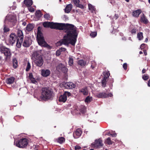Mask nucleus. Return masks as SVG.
I'll list each match as a JSON object with an SVG mask.
<instances>
[{
	"label": "nucleus",
	"instance_id": "nucleus-1",
	"mask_svg": "<svg viewBox=\"0 0 150 150\" xmlns=\"http://www.w3.org/2000/svg\"><path fill=\"white\" fill-rule=\"evenodd\" d=\"M43 26L45 28L50 27L60 30H64L67 33L64 38L57 42V46L62 45H68L69 44L74 45L76 42L77 36L76 28L71 24L59 23L53 22H45L43 23Z\"/></svg>",
	"mask_w": 150,
	"mask_h": 150
},
{
	"label": "nucleus",
	"instance_id": "nucleus-2",
	"mask_svg": "<svg viewBox=\"0 0 150 150\" xmlns=\"http://www.w3.org/2000/svg\"><path fill=\"white\" fill-rule=\"evenodd\" d=\"M42 91L41 95L40 97L42 100H45L52 99L54 96V94L53 91L49 88H44Z\"/></svg>",
	"mask_w": 150,
	"mask_h": 150
},
{
	"label": "nucleus",
	"instance_id": "nucleus-3",
	"mask_svg": "<svg viewBox=\"0 0 150 150\" xmlns=\"http://www.w3.org/2000/svg\"><path fill=\"white\" fill-rule=\"evenodd\" d=\"M32 57L34 59V62L37 66L40 67L43 65V60L41 55L35 52L33 54Z\"/></svg>",
	"mask_w": 150,
	"mask_h": 150
},
{
	"label": "nucleus",
	"instance_id": "nucleus-4",
	"mask_svg": "<svg viewBox=\"0 0 150 150\" xmlns=\"http://www.w3.org/2000/svg\"><path fill=\"white\" fill-rule=\"evenodd\" d=\"M37 40L40 45L47 47L49 46L45 41L42 33L38 30L37 33Z\"/></svg>",
	"mask_w": 150,
	"mask_h": 150
},
{
	"label": "nucleus",
	"instance_id": "nucleus-5",
	"mask_svg": "<svg viewBox=\"0 0 150 150\" xmlns=\"http://www.w3.org/2000/svg\"><path fill=\"white\" fill-rule=\"evenodd\" d=\"M28 144L27 139L23 138L20 140L18 141L14 142V144L16 146L19 148H23L26 146Z\"/></svg>",
	"mask_w": 150,
	"mask_h": 150
},
{
	"label": "nucleus",
	"instance_id": "nucleus-6",
	"mask_svg": "<svg viewBox=\"0 0 150 150\" xmlns=\"http://www.w3.org/2000/svg\"><path fill=\"white\" fill-rule=\"evenodd\" d=\"M71 95V93L65 91L59 97V101L64 103L66 102L67 100V98Z\"/></svg>",
	"mask_w": 150,
	"mask_h": 150
},
{
	"label": "nucleus",
	"instance_id": "nucleus-7",
	"mask_svg": "<svg viewBox=\"0 0 150 150\" xmlns=\"http://www.w3.org/2000/svg\"><path fill=\"white\" fill-rule=\"evenodd\" d=\"M16 38V34L14 33H11L9 35L8 40V44L13 45L15 42Z\"/></svg>",
	"mask_w": 150,
	"mask_h": 150
},
{
	"label": "nucleus",
	"instance_id": "nucleus-8",
	"mask_svg": "<svg viewBox=\"0 0 150 150\" xmlns=\"http://www.w3.org/2000/svg\"><path fill=\"white\" fill-rule=\"evenodd\" d=\"M62 84L67 88H72L76 87V85L71 82H63L62 83Z\"/></svg>",
	"mask_w": 150,
	"mask_h": 150
},
{
	"label": "nucleus",
	"instance_id": "nucleus-9",
	"mask_svg": "<svg viewBox=\"0 0 150 150\" xmlns=\"http://www.w3.org/2000/svg\"><path fill=\"white\" fill-rule=\"evenodd\" d=\"M32 43V40L30 38L26 37L25 38L23 45L25 47H28Z\"/></svg>",
	"mask_w": 150,
	"mask_h": 150
},
{
	"label": "nucleus",
	"instance_id": "nucleus-10",
	"mask_svg": "<svg viewBox=\"0 0 150 150\" xmlns=\"http://www.w3.org/2000/svg\"><path fill=\"white\" fill-rule=\"evenodd\" d=\"M56 69L59 71H62L64 73L67 72L68 70L67 68L61 63L59 64L57 67Z\"/></svg>",
	"mask_w": 150,
	"mask_h": 150
},
{
	"label": "nucleus",
	"instance_id": "nucleus-11",
	"mask_svg": "<svg viewBox=\"0 0 150 150\" xmlns=\"http://www.w3.org/2000/svg\"><path fill=\"white\" fill-rule=\"evenodd\" d=\"M6 20H8L9 21L14 23V24L16 21V17L14 15L11 14L6 16Z\"/></svg>",
	"mask_w": 150,
	"mask_h": 150
},
{
	"label": "nucleus",
	"instance_id": "nucleus-12",
	"mask_svg": "<svg viewBox=\"0 0 150 150\" xmlns=\"http://www.w3.org/2000/svg\"><path fill=\"white\" fill-rule=\"evenodd\" d=\"M41 75L43 77H47L50 74V71L48 69H42L41 71Z\"/></svg>",
	"mask_w": 150,
	"mask_h": 150
},
{
	"label": "nucleus",
	"instance_id": "nucleus-13",
	"mask_svg": "<svg viewBox=\"0 0 150 150\" xmlns=\"http://www.w3.org/2000/svg\"><path fill=\"white\" fill-rule=\"evenodd\" d=\"M82 133V132L81 129H77L75 132L73 134V136L76 139L79 138L81 135Z\"/></svg>",
	"mask_w": 150,
	"mask_h": 150
},
{
	"label": "nucleus",
	"instance_id": "nucleus-14",
	"mask_svg": "<svg viewBox=\"0 0 150 150\" xmlns=\"http://www.w3.org/2000/svg\"><path fill=\"white\" fill-rule=\"evenodd\" d=\"M93 144L94 145V147L98 148L102 146V141L100 139L96 140L94 144Z\"/></svg>",
	"mask_w": 150,
	"mask_h": 150
},
{
	"label": "nucleus",
	"instance_id": "nucleus-15",
	"mask_svg": "<svg viewBox=\"0 0 150 150\" xmlns=\"http://www.w3.org/2000/svg\"><path fill=\"white\" fill-rule=\"evenodd\" d=\"M6 50L4 54L5 56V59L6 60L9 59L11 57V54L10 50L9 48L6 49Z\"/></svg>",
	"mask_w": 150,
	"mask_h": 150
},
{
	"label": "nucleus",
	"instance_id": "nucleus-16",
	"mask_svg": "<svg viewBox=\"0 0 150 150\" xmlns=\"http://www.w3.org/2000/svg\"><path fill=\"white\" fill-rule=\"evenodd\" d=\"M23 32L21 30H18L17 31V39L23 40Z\"/></svg>",
	"mask_w": 150,
	"mask_h": 150
},
{
	"label": "nucleus",
	"instance_id": "nucleus-17",
	"mask_svg": "<svg viewBox=\"0 0 150 150\" xmlns=\"http://www.w3.org/2000/svg\"><path fill=\"white\" fill-rule=\"evenodd\" d=\"M72 8V5L71 4H68L65 8L64 11L65 12L68 13L71 11Z\"/></svg>",
	"mask_w": 150,
	"mask_h": 150
},
{
	"label": "nucleus",
	"instance_id": "nucleus-18",
	"mask_svg": "<svg viewBox=\"0 0 150 150\" xmlns=\"http://www.w3.org/2000/svg\"><path fill=\"white\" fill-rule=\"evenodd\" d=\"M15 79L14 77H11L7 78L6 80V82L8 84H11L13 83Z\"/></svg>",
	"mask_w": 150,
	"mask_h": 150
},
{
	"label": "nucleus",
	"instance_id": "nucleus-19",
	"mask_svg": "<svg viewBox=\"0 0 150 150\" xmlns=\"http://www.w3.org/2000/svg\"><path fill=\"white\" fill-rule=\"evenodd\" d=\"M96 96L99 98H105L107 96V94L105 93H100L97 94Z\"/></svg>",
	"mask_w": 150,
	"mask_h": 150
},
{
	"label": "nucleus",
	"instance_id": "nucleus-20",
	"mask_svg": "<svg viewBox=\"0 0 150 150\" xmlns=\"http://www.w3.org/2000/svg\"><path fill=\"white\" fill-rule=\"evenodd\" d=\"M34 26L32 24H28L26 27L25 29L27 31H31L33 28Z\"/></svg>",
	"mask_w": 150,
	"mask_h": 150
},
{
	"label": "nucleus",
	"instance_id": "nucleus-21",
	"mask_svg": "<svg viewBox=\"0 0 150 150\" xmlns=\"http://www.w3.org/2000/svg\"><path fill=\"white\" fill-rule=\"evenodd\" d=\"M141 21L145 24L148 23V20L146 18L144 14L142 16H141Z\"/></svg>",
	"mask_w": 150,
	"mask_h": 150
},
{
	"label": "nucleus",
	"instance_id": "nucleus-22",
	"mask_svg": "<svg viewBox=\"0 0 150 150\" xmlns=\"http://www.w3.org/2000/svg\"><path fill=\"white\" fill-rule=\"evenodd\" d=\"M141 12V11L140 10H137L133 12L132 15L133 16L137 17L139 16Z\"/></svg>",
	"mask_w": 150,
	"mask_h": 150
},
{
	"label": "nucleus",
	"instance_id": "nucleus-23",
	"mask_svg": "<svg viewBox=\"0 0 150 150\" xmlns=\"http://www.w3.org/2000/svg\"><path fill=\"white\" fill-rule=\"evenodd\" d=\"M24 3L27 6H31L33 4V1L32 0H25Z\"/></svg>",
	"mask_w": 150,
	"mask_h": 150
},
{
	"label": "nucleus",
	"instance_id": "nucleus-24",
	"mask_svg": "<svg viewBox=\"0 0 150 150\" xmlns=\"http://www.w3.org/2000/svg\"><path fill=\"white\" fill-rule=\"evenodd\" d=\"M29 78L33 83L36 84L37 83L35 78L33 77V76L32 74H29Z\"/></svg>",
	"mask_w": 150,
	"mask_h": 150
},
{
	"label": "nucleus",
	"instance_id": "nucleus-25",
	"mask_svg": "<svg viewBox=\"0 0 150 150\" xmlns=\"http://www.w3.org/2000/svg\"><path fill=\"white\" fill-rule=\"evenodd\" d=\"M78 63L79 65L82 67L84 66L86 64L85 61L82 59L79 60L78 62Z\"/></svg>",
	"mask_w": 150,
	"mask_h": 150
},
{
	"label": "nucleus",
	"instance_id": "nucleus-26",
	"mask_svg": "<svg viewBox=\"0 0 150 150\" xmlns=\"http://www.w3.org/2000/svg\"><path fill=\"white\" fill-rule=\"evenodd\" d=\"M7 48L5 47L4 46L2 45H0V50L1 53L4 54L6 50V49H7Z\"/></svg>",
	"mask_w": 150,
	"mask_h": 150
},
{
	"label": "nucleus",
	"instance_id": "nucleus-27",
	"mask_svg": "<svg viewBox=\"0 0 150 150\" xmlns=\"http://www.w3.org/2000/svg\"><path fill=\"white\" fill-rule=\"evenodd\" d=\"M7 48L5 47L4 46L2 45H0V50L1 53L4 54L6 50V49H7Z\"/></svg>",
	"mask_w": 150,
	"mask_h": 150
},
{
	"label": "nucleus",
	"instance_id": "nucleus-28",
	"mask_svg": "<svg viewBox=\"0 0 150 150\" xmlns=\"http://www.w3.org/2000/svg\"><path fill=\"white\" fill-rule=\"evenodd\" d=\"M23 40H21L20 39H17V43L16 46L17 47L19 48L21 47V44Z\"/></svg>",
	"mask_w": 150,
	"mask_h": 150
},
{
	"label": "nucleus",
	"instance_id": "nucleus-29",
	"mask_svg": "<svg viewBox=\"0 0 150 150\" xmlns=\"http://www.w3.org/2000/svg\"><path fill=\"white\" fill-rule=\"evenodd\" d=\"M103 74L104 76L103 78L107 79L109 77L110 74L109 71H105L103 72Z\"/></svg>",
	"mask_w": 150,
	"mask_h": 150
},
{
	"label": "nucleus",
	"instance_id": "nucleus-30",
	"mask_svg": "<svg viewBox=\"0 0 150 150\" xmlns=\"http://www.w3.org/2000/svg\"><path fill=\"white\" fill-rule=\"evenodd\" d=\"M80 91L84 95H87L88 94V91L86 88H82L80 90Z\"/></svg>",
	"mask_w": 150,
	"mask_h": 150
},
{
	"label": "nucleus",
	"instance_id": "nucleus-31",
	"mask_svg": "<svg viewBox=\"0 0 150 150\" xmlns=\"http://www.w3.org/2000/svg\"><path fill=\"white\" fill-rule=\"evenodd\" d=\"M13 67L14 68H16L18 66V62L16 58H14L12 61Z\"/></svg>",
	"mask_w": 150,
	"mask_h": 150
},
{
	"label": "nucleus",
	"instance_id": "nucleus-32",
	"mask_svg": "<svg viewBox=\"0 0 150 150\" xmlns=\"http://www.w3.org/2000/svg\"><path fill=\"white\" fill-rule=\"evenodd\" d=\"M137 38L139 40H143V33L142 32H139L138 33Z\"/></svg>",
	"mask_w": 150,
	"mask_h": 150
},
{
	"label": "nucleus",
	"instance_id": "nucleus-33",
	"mask_svg": "<svg viewBox=\"0 0 150 150\" xmlns=\"http://www.w3.org/2000/svg\"><path fill=\"white\" fill-rule=\"evenodd\" d=\"M44 17L46 20H51L52 19L51 16L49 13H46L44 16Z\"/></svg>",
	"mask_w": 150,
	"mask_h": 150
},
{
	"label": "nucleus",
	"instance_id": "nucleus-34",
	"mask_svg": "<svg viewBox=\"0 0 150 150\" xmlns=\"http://www.w3.org/2000/svg\"><path fill=\"white\" fill-rule=\"evenodd\" d=\"M93 100L92 97L91 96H88L86 98L85 101L86 103H89Z\"/></svg>",
	"mask_w": 150,
	"mask_h": 150
},
{
	"label": "nucleus",
	"instance_id": "nucleus-35",
	"mask_svg": "<svg viewBox=\"0 0 150 150\" xmlns=\"http://www.w3.org/2000/svg\"><path fill=\"white\" fill-rule=\"evenodd\" d=\"M69 65L71 66L73 65V64L74 61L73 59V57L72 56H70L69 57Z\"/></svg>",
	"mask_w": 150,
	"mask_h": 150
},
{
	"label": "nucleus",
	"instance_id": "nucleus-36",
	"mask_svg": "<svg viewBox=\"0 0 150 150\" xmlns=\"http://www.w3.org/2000/svg\"><path fill=\"white\" fill-rule=\"evenodd\" d=\"M88 8L89 9L91 10L92 12H93L95 11V8L94 6L90 4H88Z\"/></svg>",
	"mask_w": 150,
	"mask_h": 150
},
{
	"label": "nucleus",
	"instance_id": "nucleus-37",
	"mask_svg": "<svg viewBox=\"0 0 150 150\" xmlns=\"http://www.w3.org/2000/svg\"><path fill=\"white\" fill-rule=\"evenodd\" d=\"M35 15L38 18L40 17L42 15L41 12L40 10H38L36 11L35 12Z\"/></svg>",
	"mask_w": 150,
	"mask_h": 150
},
{
	"label": "nucleus",
	"instance_id": "nucleus-38",
	"mask_svg": "<svg viewBox=\"0 0 150 150\" xmlns=\"http://www.w3.org/2000/svg\"><path fill=\"white\" fill-rule=\"evenodd\" d=\"M86 109V107L82 105L80 106L79 110L80 112H81L82 113H83L85 112Z\"/></svg>",
	"mask_w": 150,
	"mask_h": 150
},
{
	"label": "nucleus",
	"instance_id": "nucleus-39",
	"mask_svg": "<svg viewBox=\"0 0 150 150\" xmlns=\"http://www.w3.org/2000/svg\"><path fill=\"white\" fill-rule=\"evenodd\" d=\"M65 141V139L63 137H60L58 138V142L60 144H62Z\"/></svg>",
	"mask_w": 150,
	"mask_h": 150
},
{
	"label": "nucleus",
	"instance_id": "nucleus-40",
	"mask_svg": "<svg viewBox=\"0 0 150 150\" xmlns=\"http://www.w3.org/2000/svg\"><path fill=\"white\" fill-rule=\"evenodd\" d=\"M107 79L103 78L102 80V84L103 86L105 87L106 86Z\"/></svg>",
	"mask_w": 150,
	"mask_h": 150
},
{
	"label": "nucleus",
	"instance_id": "nucleus-41",
	"mask_svg": "<svg viewBox=\"0 0 150 150\" xmlns=\"http://www.w3.org/2000/svg\"><path fill=\"white\" fill-rule=\"evenodd\" d=\"M31 68V66L30 64L28 62L27 63V67L26 68V71H28Z\"/></svg>",
	"mask_w": 150,
	"mask_h": 150
},
{
	"label": "nucleus",
	"instance_id": "nucleus-42",
	"mask_svg": "<svg viewBox=\"0 0 150 150\" xmlns=\"http://www.w3.org/2000/svg\"><path fill=\"white\" fill-rule=\"evenodd\" d=\"M106 142L108 144H112V142L111 140V139L110 137H108L107 138L106 140Z\"/></svg>",
	"mask_w": 150,
	"mask_h": 150
},
{
	"label": "nucleus",
	"instance_id": "nucleus-43",
	"mask_svg": "<svg viewBox=\"0 0 150 150\" xmlns=\"http://www.w3.org/2000/svg\"><path fill=\"white\" fill-rule=\"evenodd\" d=\"M108 135L109 136H111L112 137H116L117 134L116 133H115L114 132H112V133H111L110 132H109V133L108 134Z\"/></svg>",
	"mask_w": 150,
	"mask_h": 150
},
{
	"label": "nucleus",
	"instance_id": "nucleus-44",
	"mask_svg": "<svg viewBox=\"0 0 150 150\" xmlns=\"http://www.w3.org/2000/svg\"><path fill=\"white\" fill-rule=\"evenodd\" d=\"M28 10L30 12H33L34 11V8L32 7V6H28Z\"/></svg>",
	"mask_w": 150,
	"mask_h": 150
},
{
	"label": "nucleus",
	"instance_id": "nucleus-45",
	"mask_svg": "<svg viewBox=\"0 0 150 150\" xmlns=\"http://www.w3.org/2000/svg\"><path fill=\"white\" fill-rule=\"evenodd\" d=\"M90 35L92 37H95L97 35V33L96 32H92L90 33Z\"/></svg>",
	"mask_w": 150,
	"mask_h": 150
},
{
	"label": "nucleus",
	"instance_id": "nucleus-46",
	"mask_svg": "<svg viewBox=\"0 0 150 150\" xmlns=\"http://www.w3.org/2000/svg\"><path fill=\"white\" fill-rule=\"evenodd\" d=\"M3 30L4 32L5 33L8 32L9 30V29L8 27L5 25H4Z\"/></svg>",
	"mask_w": 150,
	"mask_h": 150
},
{
	"label": "nucleus",
	"instance_id": "nucleus-47",
	"mask_svg": "<svg viewBox=\"0 0 150 150\" xmlns=\"http://www.w3.org/2000/svg\"><path fill=\"white\" fill-rule=\"evenodd\" d=\"M142 78L144 80H147L149 78V76L146 75H144L142 76Z\"/></svg>",
	"mask_w": 150,
	"mask_h": 150
},
{
	"label": "nucleus",
	"instance_id": "nucleus-48",
	"mask_svg": "<svg viewBox=\"0 0 150 150\" xmlns=\"http://www.w3.org/2000/svg\"><path fill=\"white\" fill-rule=\"evenodd\" d=\"M73 1L76 6L80 2L79 0H73Z\"/></svg>",
	"mask_w": 150,
	"mask_h": 150
},
{
	"label": "nucleus",
	"instance_id": "nucleus-49",
	"mask_svg": "<svg viewBox=\"0 0 150 150\" xmlns=\"http://www.w3.org/2000/svg\"><path fill=\"white\" fill-rule=\"evenodd\" d=\"M61 54V51L60 50V49L57 50L56 52V54L57 56H59Z\"/></svg>",
	"mask_w": 150,
	"mask_h": 150
},
{
	"label": "nucleus",
	"instance_id": "nucleus-50",
	"mask_svg": "<svg viewBox=\"0 0 150 150\" xmlns=\"http://www.w3.org/2000/svg\"><path fill=\"white\" fill-rule=\"evenodd\" d=\"M136 31L137 30L136 29L133 28L131 30V32L132 34H135L136 33Z\"/></svg>",
	"mask_w": 150,
	"mask_h": 150
},
{
	"label": "nucleus",
	"instance_id": "nucleus-51",
	"mask_svg": "<svg viewBox=\"0 0 150 150\" xmlns=\"http://www.w3.org/2000/svg\"><path fill=\"white\" fill-rule=\"evenodd\" d=\"M76 6L82 9L84 8L83 5L82 4H80L79 3Z\"/></svg>",
	"mask_w": 150,
	"mask_h": 150
},
{
	"label": "nucleus",
	"instance_id": "nucleus-52",
	"mask_svg": "<svg viewBox=\"0 0 150 150\" xmlns=\"http://www.w3.org/2000/svg\"><path fill=\"white\" fill-rule=\"evenodd\" d=\"M127 64L126 63H124L123 65V67L125 70H126L127 69Z\"/></svg>",
	"mask_w": 150,
	"mask_h": 150
},
{
	"label": "nucleus",
	"instance_id": "nucleus-53",
	"mask_svg": "<svg viewBox=\"0 0 150 150\" xmlns=\"http://www.w3.org/2000/svg\"><path fill=\"white\" fill-rule=\"evenodd\" d=\"M146 46V45L145 44H142L141 45V46H140V48H141V49H142L144 48Z\"/></svg>",
	"mask_w": 150,
	"mask_h": 150
},
{
	"label": "nucleus",
	"instance_id": "nucleus-54",
	"mask_svg": "<svg viewBox=\"0 0 150 150\" xmlns=\"http://www.w3.org/2000/svg\"><path fill=\"white\" fill-rule=\"evenodd\" d=\"M61 51V52H64L66 51V49L64 48L61 47L59 49Z\"/></svg>",
	"mask_w": 150,
	"mask_h": 150
},
{
	"label": "nucleus",
	"instance_id": "nucleus-55",
	"mask_svg": "<svg viewBox=\"0 0 150 150\" xmlns=\"http://www.w3.org/2000/svg\"><path fill=\"white\" fill-rule=\"evenodd\" d=\"M75 150L79 149H81V147L78 145H76L75 146Z\"/></svg>",
	"mask_w": 150,
	"mask_h": 150
},
{
	"label": "nucleus",
	"instance_id": "nucleus-56",
	"mask_svg": "<svg viewBox=\"0 0 150 150\" xmlns=\"http://www.w3.org/2000/svg\"><path fill=\"white\" fill-rule=\"evenodd\" d=\"M118 18V16L117 14H115L114 16L113 17V18L115 19H116Z\"/></svg>",
	"mask_w": 150,
	"mask_h": 150
},
{
	"label": "nucleus",
	"instance_id": "nucleus-57",
	"mask_svg": "<svg viewBox=\"0 0 150 150\" xmlns=\"http://www.w3.org/2000/svg\"><path fill=\"white\" fill-rule=\"evenodd\" d=\"M107 96L106 97V98L108 97H111L112 96V94L111 93H110L108 94H107Z\"/></svg>",
	"mask_w": 150,
	"mask_h": 150
},
{
	"label": "nucleus",
	"instance_id": "nucleus-58",
	"mask_svg": "<svg viewBox=\"0 0 150 150\" xmlns=\"http://www.w3.org/2000/svg\"><path fill=\"white\" fill-rule=\"evenodd\" d=\"M146 70L145 69H143L142 70V73L144 74V73H145L146 72Z\"/></svg>",
	"mask_w": 150,
	"mask_h": 150
},
{
	"label": "nucleus",
	"instance_id": "nucleus-59",
	"mask_svg": "<svg viewBox=\"0 0 150 150\" xmlns=\"http://www.w3.org/2000/svg\"><path fill=\"white\" fill-rule=\"evenodd\" d=\"M148 85L150 87V79L148 81Z\"/></svg>",
	"mask_w": 150,
	"mask_h": 150
},
{
	"label": "nucleus",
	"instance_id": "nucleus-60",
	"mask_svg": "<svg viewBox=\"0 0 150 150\" xmlns=\"http://www.w3.org/2000/svg\"><path fill=\"white\" fill-rule=\"evenodd\" d=\"M22 25L24 26H25L26 25V23L25 22H23V23Z\"/></svg>",
	"mask_w": 150,
	"mask_h": 150
},
{
	"label": "nucleus",
	"instance_id": "nucleus-61",
	"mask_svg": "<svg viewBox=\"0 0 150 150\" xmlns=\"http://www.w3.org/2000/svg\"><path fill=\"white\" fill-rule=\"evenodd\" d=\"M144 54L145 55H147V52L146 51H144Z\"/></svg>",
	"mask_w": 150,
	"mask_h": 150
},
{
	"label": "nucleus",
	"instance_id": "nucleus-62",
	"mask_svg": "<svg viewBox=\"0 0 150 150\" xmlns=\"http://www.w3.org/2000/svg\"><path fill=\"white\" fill-rule=\"evenodd\" d=\"M148 41V39L147 38H146L145 40V42H147Z\"/></svg>",
	"mask_w": 150,
	"mask_h": 150
},
{
	"label": "nucleus",
	"instance_id": "nucleus-63",
	"mask_svg": "<svg viewBox=\"0 0 150 150\" xmlns=\"http://www.w3.org/2000/svg\"><path fill=\"white\" fill-rule=\"evenodd\" d=\"M122 39L123 40H126V38L125 37H123L122 38Z\"/></svg>",
	"mask_w": 150,
	"mask_h": 150
},
{
	"label": "nucleus",
	"instance_id": "nucleus-64",
	"mask_svg": "<svg viewBox=\"0 0 150 150\" xmlns=\"http://www.w3.org/2000/svg\"><path fill=\"white\" fill-rule=\"evenodd\" d=\"M139 53L140 54H142V51H140Z\"/></svg>",
	"mask_w": 150,
	"mask_h": 150
}]
</instances>
